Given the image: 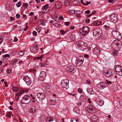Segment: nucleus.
Instances as JSON below:
<instances>
[{
	"instance_id": "f257e3e1",
	"label": "nucleus",
	"mask_w": 122,
	"mask_h": 122,
	"mask_svg": "<svg viewBox=\"0 0 122 122\" xmlns=\"http://www.w3.org/2000/svg\"><path fill=\"white\" fill-rule=\"evenodd\" d=\"M111 46L112 50L119 51L122 47V42L118 40H115L111 44Z\"/></svg>"
},
{
	"instance_id": "f03ea898",
	"label": "nucleus",
	"mask_w": 122,
	"mask_h": 122,
	"mask_svg": "<svg viewBox=\"0 0 122 122\" xmlns=\"http://www.w3.org/2000/svg\"><path fill=\"white\" fill-rule=\"evenodd\" d=\"M94 38L96 40H98L102 37V32L100 29H96L93 31Z\"/></svg>"
},
{
	"instance_id": "7ed1b4c3",
	"label": "nucleus",
	"mask_w": 122,
	"mask_h": 122,
	"mask_svg": "<svg viewBox=\"0 0 122 122\" xmlns=\"http://www.w3.org/2000/svg\"><path fill=\"white\" fill-rule=\"evenodd\" d=\"M31 99L27 95H25L21 101V103L27 104L29 103L31 101Z\"/></svg>"
},
{
	"instance_id": "20e7f679",
	"label": "nucleus",
	"mask_w": 122,
	"mask_h": 122,
	"mask_svg": "<svg viewBox=\"0 0 122 122\" xmlns=\"http://www.w3.org/2000/svg\"><path fill=\"white\" fill-rule=\"evenodd\" d=\"M90 30L88 27L85 26L81 28L80 30V33L83 35L87 34Z\"/></svg>"
},
{
	"instance_id": "39448f33",
	"label": "nucleus",
	"mask_w": 122,
	"mask_h": 122,
	"mask_svg": "<svg viewBox=\"0 0 122 122\" xmlns=\"http://www.w3.org/2000/svg\"><path fill=\"white\" fill-rule=\"evenodd\" d=\"M84 59L83 57L81 56L77 57L75 64L77 66H80L81 65Z\"/></svg>"
},
{
	"instance_id": "423d86ee",
	"label": "nucleus",
	"mask_w": 122,
	"mask_h": 122,
	"mask_svg": "<svg viewBox=\"0 0 122 122\" xmlns=\"http://www.w3.org/2000/svg\"><path fill=\"white\" fill-rule=\"evenodd\" d=\"M112 34L113 37L115 38L118 40H121L122 36L117 31L113 30L112 32Z\"/></svg>"
},
{
	"instance_id": "0eeeda50",
	"label": "nucleus",
	"mask_w": 122,
	"mask_h": 122,
	"mask_svg": "<svg viewBox=\"0 0 122 122\" xmlns=\"http://www.w3.org/2000/svg\"><path fill=\"white\" fill-rule=\"evenodd\" d=\"M115 70L117 74L120 76H122V67L119 65L115 66Z\"/></svg>"
},
{
	"instance_id": "6e6552de",
	"label": "nucleus",
	"mask_w": 122,
	"mask_h": 122,
	"mask_svg": "<svg viewBox=\"0 0 122 122\" xmlns=\"http://www.w3.org/2000/svg\"><path fill=\"white\" fill-rule=\"evenodd\" d=\"M46 76V73L43 71H42L40 72L38 79L40 81H43L45 79V77Z\"/></svg>"
},
{
	"instance_id": "1a4fd4ad",
	"label": "nucleus",
	"mask_w": 122,
	"mask_h": 122,
	"mask_svg": "<svg viewBox=\"0 0 122 122\" xmlns=\"http://www.w3.org/2000/svg\"><path fill=\"white\" fill-rule=\"evenodd\" d=\"M109 19L110 21L114 23H115L117 21V16L114 14H112L110 16Z\"/></svg>"
},
{
	"instance_id": "9d476101",
	"label": "nucleus",
	"mask_w": 122,
	"mask_h": 122,
	"mask_svg": "<svg viewBox=\"0 0 122 122\" xmlns=\"http://www.w3.org/2000/svg\"><path fill=\"white\" fill-rule=\"evenodd\" d=\"M113 73L111 71L108 70H105L103 71V74L105 76L107 77H111L112 76Z\"/></svg>"
},
{
	"instance_id": "9b49d317",
	"label": "nucleus",
	"mask_w": 122,
	"mask_h": 122,
	"mask_svg": "<svg viewBox=\"0 0 122 122\" xmlns=\"http://www.w3.org/2000/svg\"><path fill=\"white\" fill-rule=\"evenodd\" d=\"M69 81L68 80H63L61 82V85L63 88H66L67 89L68 87L67 86L68 85Z\"/></svg>"
},
{
	"instance_id": "f8f14e48",
	"label": "nucleus",
	"mask_w": 122,
	"mask_h": 122,
	"mask_svg": "<svg viewBox=\"0 0 122 122\" xmlns=\"http://www.w3.org/2000/svg\"><path fill=\"white\" fill-rule=\"evenodd\" d=\"M22 79L28 85L31 83V81L27 76H23Z\"/></svg>"
},
{
	"instance_id": "ddd939ff",
	"label": "nucleus",
	"mask_w": 122,
	"mask_h": 122,
	"mask_svg": "<svg viewBox=\"0 0 122 122\" xmlns=\"http://www.w3.org/2000/svg\"><path fill=\"white\" fill-rule=\"evenodd\" d=\"M85 109L89 113H92L94 112V109L93 107L91 105H89L88 106L86 107L85 108Z\"/></svg>"
},
{
	"instance_id": "4468645a",
	"label": "nucleus",
	"mask_w": 122,
	"mask_h": 122,
	"mask_svg": "<svg viewBox=\"0 0 122 122\" xmlns=\"http://www.w3.org/2000/svg\"><path fill=\"white\" fill-rule=\"evenodd\" d=\"M62 5V4L61 2L58 1L55 3L54 6L55 7L59 9L61 7Z\"/></svg>"
},
{
	"instance_id": "2eb2a0df",
	"label": "nucleus",
	"mask_w": 122,
	"mask_h": 122,
	"mask_svg": "<svg viewBox=\"0 0 122 122\" xmlns=\"http://www.w3.org/2000/svg\"><path fill=\"white\" fill-rule=\"evenodd\" d=\"M37 96L38 98L43 100L45 97V94L43 93H38L37 94Z\"/></svg>"
},
{
	"instance_id": "dca6fc26",
	"label": "nucleus",
	"mask_w": 122,
	"mask_h": 122,
	"mask_svg": "<svg viewBox=\"0 0 122 122\" xmlns=\"http://www.w3.org/2000/svg\"><path fill=\"white\" fill-rule=\"evenodd\" d=\"M74 66L73 65H70L68 66L67 71H68L73 73L74 70Z\"/></svg>"
},
{
	"instance_id": "f3484780",
	"label": "nucleus",
	"mask_w": 122,
	"mask_h": 122,
	"mask_svg": "<svg viewBox=\"0 0 122 122\" xmlns=\"http://www.w3.org/2000/svg\"><path fill=\"white\" fill-rule=\"evenodd\" d=\"M93 51L94 54L97 55L99 54L101 52V51L97 47H95L93 49Z\"/></svg>"
},
{
	"instance_id": "a211bd4d",
	"label": "nucleus",
	"mask_w": 122,
	"mask_h": 122,
	"mask_svg": "<svg viewBox=\"0 0 122 122\" xmlns=\"http://www.w3.org/2000/svg\"><path fill=\"white\" fill-rule=\"evenodd\" d=\"M38 47V46L37 45H35L34 46L32 47L31 48V50L32 52L34 53H36L38 51V50L37 48Z\"/></svg>"
},
{
	"instance_id": "6ab92c4d",
	"label": "nucleus",
	"mask_w": 122,
	"mask_h": 122,
	"mask_svg": "<svg viewBox=\"0 0 122 122\" xmlns=\"http://www.w3.org/2000/svg\"><path fill=\"white\" fill-rule=\"evenodd\" d=\"M28 92V91L27 90H24L16 93V95L17 96L19 97L22 94L25 93H27Z\"/></svg>"
},
{
	"instance_id": "aec40b11",
	"label": "nucleus",
	"mask_w": 122,
	"mask_h": 122,
	"mask_svg": "<svg viewBox=\"0 0 122 122\" xmlns=\"http://www.w3.org/2000/svg\"><path fill=\"white\" fill-rule=\"evenodd\" d=\"M87 91L88 93L91 95H92L94 93V91L92 87H88L87 89Z\"/></svg>"
},
{
	"instance_id": "412c9836",
	"label": "nucleus",
	"mask_w": 122,
	"mask_h": 122,
	"mask_svg": "<svg viewBox=\"0 0 122 122\" xmlns=\"http://www.w3.org/2000/svg\"><path fill=\"white\" fill-rule=\"evenodd\" d=\"M84 44V42L83 41H80L77 42L76 45V46L77 45V47L79 48L81 46H82Z\"/></svg>"
},
{
	"instance_id": "4be33fe9",
	"label": "nucleus",
	"mask_w": 122,
	"mask_h": 122,
	"mask_svg": "<svg viewBox=\"0 0 122 122\" xmlns=\"http://www.w3.org/2000/svg\"><path fill=\"white\" fill-rule=\"evenodd\" d=\"M98 86L100 87L101 89H102L105 87L104 83L103 82H101L98 84Z\"/></svg>"
},
{
	"instance_id": "5701e85b",
	"label": "nucleus",
	"mask_w": 122,
	"mask_h": 122,
	"mask_svg": "<svg viewBox=\"0 0 122 122\" xmlns=\"http://www.w3.org/2000/svg\"><path fill=\"white\" fill-rule=\"evenodd\" d=\"M92 122H97V118L95 116H92L91 118Z\"/></svg>"
},
{
	"instance_id": "b1692460",
	"label": "nucleus",
	"mask_w": 122,
	"mask_h": 122,
	"mask_svg": "<svg viewBox=\"0 0 122 122\" xmlns=\"http://www.w3.org/2000/svg\"><path fill=\"white\" fill-rule=\"evenodd\" d=\"M73 111L74 112L77 114H79L80 113V111L79 108L77 107H74Z\"/></svg>"
},
{
	"instance_id": "393cba45",
	"label": "nucleus",
	"mask_w": 122,
	"mask_h": 122,
	"mask_svg": "<svg viewBox=\"0 0 122 122\" xmlns=\"http://www.w3.org/2000/svg\"><path fill=\"white\" fill-rule=\"evenodd\" d=\"M42 86L47 89H49L50 87V85L48 84L44 83L43 84Z\"/></svg>"
},
{
	"instance_id": "a878e982",
	"label": "nucleus",
	"mask_w": 122,
	"mask_h": 122,
	"mask_svg": "<svg viewBox=\"0 0 122 122\" xmlns=\"http://www.w3.org/2000/svg\"><path fill=\"white\" fill-rule=\"evenodd\" d=\"M102 24V22L98 21H96L94 22L93 24L95 25H99Z\"/></svg>"
},
{
	"instance_id": "bb28decb",
	"label": "nucleus",
	"mask_w": 122,
	"mask_h": 122,
	"mask_svg": "<svg viewBox=\"0 0 122 122\" xmlns=\"http://www.w3.org/2000/svg\"><path fill=\"white\" fill-rule=\"evenodd\" d=\"M104 102L103 100H100L98 102L97 104L99 106H102L104 105Z\"/></svg>"
},
{
	"instance_id": "cd10ccee",
	"label": "nucleus",
	"mask_w": 122,
	"mask_h": 122,
	"mask_svg": "<svg viewBox=\"0 0 122 122\" xmlns=\"http://www.w3.org/2000/svg\"><path fill=\"white\" fill-rule=\"evenodd\" d=\"M112 89L115 91H116L118 89L117 85L116 84H114L112 86Z\"/></svg>"
},
{
	"instance_id": "c85d7f7f",
	"label": "nucleus",
	"mask_w": 122,
	"mask_h": 122,
	"mask_svg": "<svg viewBox=\"0 0 122 122\" xmlns=\"http://www.w3.org/2000/svg\"><path fill=\"white\" fill-rule=\"evenodd\" d=\"M47 122H57L56 121V119L53 117L50 118L48 120Z\"/></svg>"
},
{
	"instance_id": "c756f323",
	"label": "nucleus",
	"mask_w": 122,
	"mask_h": 122,
	"mask_svg": "<svg viewBox=\"0 0 122 122\" xmlns=\"http://www.w3.org/2000/svg\"><path fill=\"white\" fill-rule=\"evenodd\" d=\"M80 99L81 101L82 102L85 101L86 99V98L83 96H81L80 97Z\"/></svg>"
},
{
	"instance_id": "7c9ffc66",
	"label": "nucleus",
	"mask_w": 122,
	"mask_h": 122,
	"mask_svg": "<svg viewBox=\"0 0 122 122\" xmlns=\"http://www.w3.org/2000/svg\"><path fill=\"white\" fill-rule=\"evenodd\" d=\"M45 22V20H39L38 21V24L39 23V22L40 23V24H41L42 25H45L44 23Z\"/></svg>"
},
{
	"instance_id": "2f4dec72",
	"label": "nucleus",
	"mask_w": 122,
	"mask_h": 122,
	"mask_svg": "<svg viewBox=\"0 0 122 122\" xmlns=\"http://www.w3.org/2000/svg\"><path fill=\"white\" fill-rule=\"evenodd\" d=\"M49 6V5L46 4L45 5L43 6L42 7V9L43 10H48V7Z\"/></svg>"
},
{
	"instance_id": "473e14b6",
	"label": "nucleus",
	"mask_w": 122,
	"mask_h": 122,
	"mask_svg": "<svg viewBox=\"0 0 122 122\" xmlns=\"http://www.w3.org/2000/svg\"><path fill=\"white\" fill-rule=\"evenodd\" d=\"M12 90L15 92H16L18 90V88L17 87L13 86L12 87Z\"/></svg>"
},
{
	"instance_id": "72a5a7b5",
	"label": "nucleus",
	"mask_w": 122,
	"mask_h": 122,
	"mask_svg": "<svg viewBox=\"0 0 122 122\" xmlns=\"http://www.w3.org/2000/svg\"><path fill=\"white\" fill-rule=\"evenodd\" d=\"M36 111V109L35 107L32 106L31 107V109H30V111L31 112H35Z\"/></svg>"
},
{
	"instance_id": "f704fd0d",
	"label": "nucleus",
	"mask_w": 122,
	"mask_h": 122,
	"mask_svg": "<svg viewBox=\"0 0 122 122\" xmlns=\"http://www.w3.org/2000/svg\"><path fill=\"white\" fill-rule=\"evenodd\" d=\"M71 122H80L78 119L71 118Z\"/></svg>"
},
{
	"instance_id": "c9c22d12",
	"label": "nucleus",
	"mask_w": 122,
	"mask_h": 122,
	"mask_svg": "<svg viewBox=\"0 0 122 122\" xmlns=\"http://www.w3.org/2000/svg\"><path fill=\"white\" fill-rule=\"evenodd\" d=\"M24 54V51H20L18 52V55L20 56H22Z\"/></svg>"
},
{
	"instance_id": "e433bc0d",
	"label": "nucleus",
	"mask_w": 122,
	"mask_h": 122,
	"mask_svg": "<svg viewBox=\"0 0 122 122\" xmlns=\"http://www.w3.org/2000/svg\"><path fill=\"white\" fill-rule=\"evenodd\" d=\"M44 56L42 55L39 57H36L34 59L36 60H39V59H42L44 57Z\"/></svg>"
},
{
	"instance_id": "4c0bfd02",
	"label": "nucleus",
	"mask_w": 122,
	"mask_h": 122,
	"mask_svg": "<svg viewBox=\"0 0 122 122\" xmlns=\"http://www.w3.org/2000/svg\"><path fill=\"white\" fill-rule=\"evenodd\" d=\"M51 104L52 105H55L56 104V101L54 100H51Z\"/></svg>"
},
{
	"instance_id": "58836bf2",
	"label": "nucleus",
	"mask_w": 122,
	"mask_h": 122,
	"mask_svg": "<svg viewBox=\"0 0 122 122\" xmlns=\"http://www.w3.org/2000/svg\"><path fill=\"white\" fill-rule=\"evenodd\" d=\"M21 5V1L19 2L16 4V6L18 7H20Z\"/></svg>"
},
{
	"instance_id": "ea45409f",
	"label": "nucleus",
	"mask_w": 122,
	"mask_h": 122,
	"mask_svg": "<svg viewBox=\"0 0 122 122\" xmlns=\"http://www.w3.org/2000/svg\"><path fill=\"white\" fill-rule=\"evenodd\" d=\"M64 4L65 5H68L70 4V2L68 0H66L64 2Z\"/></svg>"
},
{
	"instance_id": "a19ab883",
	"label": "nucleus",
	"mask_w": 122,
	"mask_h": 122,
	"mask_svg": "<svg viewBox=\"0 0 122 122\" xmlns=\"http://www.w3.org/2000/svg\"><path fill=\"white\" fill-rule=\"evenodd\" d=\"M113 55L115 56H117V51H116V50H113Z\"/></svg>"
},
{
	"instance_id": "79ce46f5",
	"label": "nucleus",
	"mask_w": 122,
	"mask_h": 122,
	"mask_svg": "<svg viewBox=\"0 0 122 122\" xmlns=\"http://www.w3.org/2000/svg\"><path fill=\"white\" fill-rule=\"evenodd\" d=\"M11 113L10 112H9L6 115V116L8 117L9 118L11 116Z\"/></svg>"
},
{
	"instance_id": "37998d69",
	"label": "nucleus",
	"mask_w": 122,
	"mask_h": 122,
	"mask_svg": "<svg viewBox=\"0 0 122 122\" xmlns=\"http://www.w3.org/2000/svg\"><path fill=\"white\" fill-rule=\"evenodd\" d=\"M53 25L56 27L58 28L60 27V25L58 23H55Z\"/></svg>"
},
{
	"instance_id": "c03bdc74",
	"label": "nucleus",
	"mask_w": 122,
	"mask_h": 122,
	"mask_svg": "<svg viewBox=\"0 0 122 122\" xmlns=\"http://www.w3.org/2000/svg\"><path fill=\"white\" fill-rule=\"evenodd\" d=\"M23 6L25 8H26V7L28 6V4L27 3H24L23 4Z\"/></svg>"
},
{
	"instance_id": "a18cd8bd",
	"label": "nucleus",
	"mask_w": 122,
	"mask_h": 122,
	"mask_svg": "<svg viewBox=\"0 0 122 122\" xmlns=\"http://www.w3.org/2000/svg\"><path fill=\"white\" fill-rule=\"evenodd\" d=\"M10 56V55L9 54H6L5 55H4L3 56V58H6L7 57H9Z\"/></svg>"
},
{
	"instance_id": "49530a36",
	"label": "nucleus",
	"mask_w": 122,
	"mask_h": 122,
	"mask_svg": "<svg viewBox=\"0 0 122 122\" xmlns=\"http://www.w3.org/2000/svg\"><path fill=\"white\" fill-rule=\"evenodd\" d=\"M60 33L62 34V35H64L65 34V31L64 30H61L60 31Z\"/></svg>"
},
{
	"instance_id": "de8ad7c7",
	"label": "nucleus",
	"mask_w": 122,
	"mask_h": 122,
	"mask_svg": "<svg viewBox=\"0 0 122 122\" xmlns=\"http://www.w3.org/2000/svg\"><path fill=\"white\" fill-rule=\"evenodd\" d=\"M40 27H36V30L39 33L40 31Z\"/></svg>"
},
{
	"instance_id": "09e8293b",
	"label": "nucleus",
	"mask_w": 122,
	"mask_h": 122,
	"mask_svg": "<svg viewBox=\"0 0 122 122\" xmlns=\"http://www.w3.org/2000/svg\"><path fill=\"white\" fill-rule=\"evenodd\" d=\"M106 83L108 84H109L112 83V82L111 81H108V80H106Z\"/></svg>"
},
{
	"instance_id": "8fccbe9b",
	"label": "nucleus",
	"mask_w": 122,
	"mask_h": 122,
	"mask_svg": "<svg viewBox=\"0 0 122 122\" xmlns=\"http://www.w3.org/2000/svg\"><path fill=\"white\" fill-rule=\"evenodd\" d=\"M33 34L34 36H36L37 34V32L36 31H33Z\"/></svg>"
},
{
	"instance_id": "3c124183",
	"label": "nucleus",
	"mask_w": 122,
	"mask_h": 122,
	"mask_svg": "<svg viewBox=\"0 0 122 122\" xmlns=\"http://www.w3.org/2000/svg\"><path fill=\"white\" fill-rule=\"evenodd\" d=\"M96 11L95 10L93 11L92 13V14L89 15L90 16H91L92 15L96 13Z\"/></svg>"
},
{
	"instance_id": "603ef678",
	"label": "nucleus",
	"mask_w": 122,
	"mask_h": 122,
	"mask_svg": "<svg viewBox=\"0 0 122 122\" xmlns=\"http://www.w3.org/2000/svg\"><path fill=\"white\" fill-rule=\"evenodd\" d=\"M69 12L71 14V15L75 13V12L73 10H71L70 11H69Z\"/></svg>"
},
{
	"instance_id": "864d4df0",
	"label": "nucleus",
	"mask_w": 122,
	"mask_h": 122,
	"mask_svg": "<svg viewBox=\"0 0 122 122\" xmlns=\"http://www.w3.org/2000/svg\"><path fill=\"white\" fill-rule=\"evenodd\" d=\"M90 20L89 19H86L85 21V22L86 23H88L89 22Z\"/></svg>"
},
{
	"instance_id": "5fc2aeb1",
	"label": "nucleus",
	"mask_w": 122,
	"mask_h": 122,
	"mask_svg": "<svg viewBox=\"0 0 122 122\" xmlns=\"http://www.w3.org/2000/svg\"><path fill=\"white\" fill-rule=\"evenodd\" d=\"M80 2L81 4H82L83 5H85V4L84 2V0H81Z\"/></svg>"
},
{
	"instance_id": "6e6d98bb",
	"label": "nucleus",
	"mask_w": 122,
	"mask_h": 122,
	"mask_svg": "<svg viewBox=\"0 0 122 122\" xmlns=\"http://www.w3.org/2000/svg\"><path fill=\"white\" fill-rule=\"evenodd\" d=\"M70 24V23L69 22H66L65 23V25L66 26L69 25Z\"/></svg>"
},
{
	"instance_id": "4d7b16f0",
	"label": "nucleus",
	"mask_w": 122,
	"mask_h": 122,
	"mask_svg": "<svg viewBox=\"0 0 122 122\" xmlns=\"http://www.w3.org/2000/svg\"><path fill=\"white\" fill-rule=\"evenodd\" d=\"M90 12V11L89 10H86L85 12V13L86 14H89Z\"/></svg>"
},
{
	"instance_id": "13d9d810",
	"label": "nucleus",
	"mask_w": 122,
	"mask_h": 122,
	"mask_svg": "<svg viewBox=\"0 0 122 122\" xmlns=\"http://www.w3.org/2000/svg\"><path fill=\"white\" fill-rule=\"evenodd\" d=\"M18 39L16 37H14V39L13 40V41H18Z\"/></svg>"
},
{
	"instance_id": "bf43d9fd",
	"label": "nucleus",
	"mask_w": 122,
	"mask_h": 122,
	"mask_svg": "<svg viewBox=\"0 0 122 122\" xmlns=\"http://www.w3.org/2000/svg\"><path fill=\"white\" fill-rule=\"evenodd\" d=\"M117 7L119 9H120L121 8H122V5H118L117 6Z\"/></svg>"
},
{
	"instance_id": "052dcab7",
	"label": "nucleus",
	"mask_w": 122,
	"mask_h": 122,
	"mask_svg": "<svg viewBox=\"0 0 122 122\" xmlns=\"http://www.w3.org/2000/svg\"><path fill=\"white\" fill-rule=\"evenodd\" d=\"M86 81L87 84H88V85H90V84H91V83L89 80H87Z\"/></svg>"
},
{
	"instance_id": "680f3d73",
	"label": "nucleus",
	"mask_w": 122,
	"mask_h": 122,
	"mask_svg": "<svg viewBox=\"0 0 122 122\" xmlns=\"http://www.w3.org/2000/svg\"><path fill=\"white\" fill-rule=\"evenodd\" d=\"M41 66L42 67H44L45 66H46V64H45L44 63H42L41 64Z\"/></svg>"
},
{
	"instance_id": "e2e57ef3",
	"label": "nucleus",
	"mask_w": 122,
	"mask_h": 122,
	"mask_svg": "<svg viewBox=\"0 0 122 122\" xmlns=\"http://www.w3.org/2000/svg\"><path fill=\"white\" fill-rule=\"evenodd\" d=\"M3 61L5 62L7 61V59L6 58H4L3 59Z\"/></svg>"
},
{
	"instance_id": "0e129e2a",
	"label": "nucleus",
	"mask_w": 122,
	"mask_h": 122,
	"mask_svg": "<svg viewBox=\"0 0 122 122\" xmlns=\"http://www.w3.org/2000/svg\"><path fill=\"white\" fill-rule=\"evenodd\" d=\"M16 18L17 19H18L20 17V15L19 14H17L16 15Z\"/></svg>"
},
{
	"instance_id": "69168bd1",
	"label": "nucleus",
	"mask_w": 122,
	"mask_h": 122,
	"mask_svg": "<svg viewBox=\"0 0 122 122\" xmlns=\"http://www.w3.org/2000/svg\"><path fill=\"white\" fill-rule=\"evenodd\" d=\"M78 91L80 93H81L82 92L80 88H79L78 89Z\"/></svg>"
},
{
	"instance_id": "338daca9",
	"label": "nucleus",
	"mask_w": 122,
	"mask_h": 122,
	"mask_svg": "<svg viewBox=\"0 0 122 122\" xmlns=\"http://www.w3.org/2000/svg\"><path fill=\"white\" fill-rule=\"evenodd\" d=\"M91 1H90L89 2H88L87 1L86 2V3L85 4V5L87 6L88 5V4H90L91 3Z\"/></svg>"
},
{
	"instance_id": "774afa93",
	"label": "nucleus",
	"mask_w": 122,
	"mask_h": 122,
	"mask_svg": "<svg viewBox=\"0 0 122 122\" xmlns=\"http://www.w3.org/2000/svg\"><path fill=\"white\" fill-rule=\"evenodd\" d=\"M22 17L23 18H25V20L27 18L26 16L25 15H23L22 16Z\"/></svg>"
}]
</instances>
